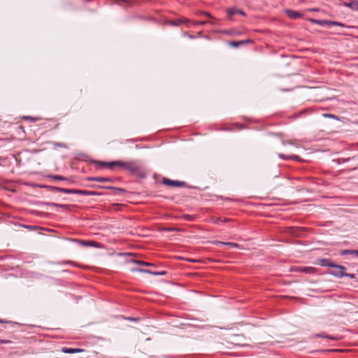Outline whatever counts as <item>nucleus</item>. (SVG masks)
Instances as JSON below:
<instances>
[{"instance_id":"1","label":"nucleus","mask_w":358,"mask_h":358,"mask_svg":"<svg viewBox=\"0 0 358 358\" xmlns=\"http://www.w3.org/2000/svg\"><path fill=\"white\" fill-rule=\"evenodd\" d=\"M101 167H106L109 169H115V168H122L131 172H135L138 170V166L134 162H124L122 161H115L110 162H95Z\"/></svg>"},{"instance_id":"2","label":"nucleus","mask_w":358,"mask_h":358,"mask_svg":"<svg viewBox=\"0 0 358 358\" xmlns=\"http://www.w3.org/2000/svg\"><path fill=\"white\" fill-rule=\"evenodd\" d=\"M318 264L322 266H329L336 268L341 271H345V267L343 266L338 265L332 262L329 259H320L318 260Z\"/></svg>"},{"instance_id":"3","label":"nucleus","mask_w":358,"mask_h":358,"mask_svg":"<svg viewBox=\"0 0 358 358\" xmlns=\"http://www.w3.org/2000/svg\"><path fill=\"white\" fill-rule=\"evenodd\" d=\"M247 341H249V339H247L242 334H234L231 337V343L235 345H245Z\"/></svg>"},{"instance_id":"4","label":"nucleus","mask_w":358,"mask_h":358,"mask_svg":"<svg viewBox=\"0 0 358 358\" xmlns=\"http://www.w3.org/2000/svg\"><path fill=\"white\" fill-rule=\"evenodd\" d=\"M162 183L171 187H182L185 185L184 182L173 180L169 178H163Z\"/></svg>"},{"instance_id":"5","label":"nucleus","mask_w":358,"mask_h":358,"mask_svg":"<svg viewBox=\"0 0 358 358\" xmlns=\"http://www.w3.org/2000/svg\"><path fill=\"white\" fill-rule=\"evenodd\" d=\"M189 23H192L191 21L186 18L176 19L169 22V24L173 26H180L182 24H185L187 27H189Z\"/></svg>"},{"instance_id":"6","label":"nucleus","mask_w":358,"mask_h":358,"mask_svg":"<svg viewBox=\"0 0 358 358\" xmlns=\"http://www.w3.org/2000/svg\"><path fill=\"white\" fill-rule=\"evenodd\" d=\"M313 22L317 23L322 26H330V25H338L343 27L344 25L340 22H334V21H328V20H313Z\"/></svg>"},{"instance_id":"7","label":"nucleus","mask_w":358,"mask_h":358,"mask_svg":"<svg viewBox=\"0 0 358 358\" xmlns=\"http://www.w3.org/2000/svg\"><path fill=\"white\" fill-rule=\"evenodd\" d=\"M296 271L307 273H315L316 269L310 266H300L296 268Z\"/></svg>"},{"instance_id":"8","label":"nucleus","mask_w":358,"mask_h":358,"mask_svg":"<svg viewBox=\"0 0 358 358\" xmlns=\"http://www.w3.org/2000/svg\"><path fill=\"white\" fill-rule=\"evenodd\" d=\"M286 13L292 19H297L303 16L301 13L292 10H287Z\"/></svg>"},{"instance_id":"9","label":"nucleus","mask_w":358,"mask_h":358,"mask_svg":"<svg viewBox=\"0 0 358 358\" xmlns=\"http://www.w3.org/2000/svg\"><path fill=\"white\" fill-rule=\"evenodd\" d=\"M83 349L80 348H63L62 349V352L64 353H68V354H73V353H77V352H83Z\"/></svg>"},{"instance_id":"10","label":"nucleus","mask_w":358,"mask_h":358,"mask_svg":"<svg viewBox=\"0 0 358 358\" xmlns=\"http://www.w3.org/2000/svg\"><path fill=\"white\" fill-rule=\"evenodd\" d=\"M343 5L354 10H358V1L357 0H352L350 2L344 3Z\"/></svg>"},{"instance_id":"11","label":"nucleus","mask_w":358,"mask_h":358,"mask_svg":"<svg viewBox=\"0 0 358 358\" xmlns=\"http://www.w3.org/2000/svg\"><path fill=\"white\" fill-rule=\"evenodd\" d=\"M334 275H336L340 278L343 277V276L348 277L351 279H354L355 278V274L347 273H345L344 271H341V270H338V271L337 273H334Z\"/></svg>"},{"instance_id":"12","label":"nucleus","mask_w":358,"mask_h":358,"mask_svg":"<svg viewBox=\"0 0 358 358\" xmlns=\"http://www.w3.org/2000/svg\"><path fill=\"white\" fill-rule=\"evenodd\" d=\"M137 271H139V272H144V273H150V274H152V275H164L166 274V271H161V272H152V271H150L149 270H145V269H136Z\"/></svg>"},{"instance_id":"13","label":"nucleus","mask_w":358,"mask_h":358,"mask_svg":"<svg viewBox=\"0 0 358 358\" xmlns=\"http://www.w3.org/2000/svg\"><path fill=\"white\" fill-rule=\"evenodd\" d=\"M279 157L283 159H294L296 161H301V158L297 155L285 156L283 154H278Z\"/></svg>"},{"instance_id":"14","label":"nucleus","mask_w":358,"mask_h":358,"mask_svg":"<svg viewBox=\"0 0 358 358\" xmlns=\"http://www.w3.org/2000/svg\"><path fill=\"white\" fill-rule=\"evenodd\" d=\"M340 254L341 255H355L358 257V250H341Z\"/></svg>"},{"instance_id":"15","label":"nucleus","mask_w":358,"mask_h":358,"mask_svg":"<svg viewBox=\"0 0 358 358\" xmlns=\"http://www.w3.org/2000/svg\"><path fill=\"white\" fill-rule=\"evenodd\" d=\"M216 243L217 244H222V245H229L230 247L236 248H241V246L238 243H232V242L217 241Z\"/></svg>"},{"instance_id":"16","label":"nucleus","mask_w":358,"mask_h":358,"mask_svg":"<svg viewBox=\"0 0 358 358\" xmlns=\"http://www.w3.org/2000/svg\"><path fill=\"white\" fill-rule=\"evenodd\" d=\"M82 244L84 245H89V246H94L96 248L100 247V243L96 241H88V242H82Z\"/></svg>"},{"instance_id":"17","label":"nucleus","mask_w":358,"mask_h":358,"mask_svg":"<svg viewBox=\"0 0 358 358\" xmlns=\"http://www.w3.org/2000/svg\"><path fill=\"white\" fill-rule=\"evenodd\" d=\"M90 180L96 181V182H108V181L111 180L110 178H103V177H96V178H91Z\"/></svg>"},{"instance_id":"18","label":"nucleus","mask_w":358,"mask_h":358,"mask_svg":"<svg viewBox=\"0 0 358 358\" xmlns=\"http://www.w3.org/2000/svg\"><path fill=\"white\" fill-rule=\"evenodd\" d=\"M282 143H283V145L289 144V145H294L296 148H299V143L295 140H289V141H283Z\"/></svg>"},{"instance_id":"19","label":"nucleus","mask_w":358,"mask_h":358,"mask_svg":"<svg viewBox=\"0 0 358 358\" xmlns=\"http://www.w3.org/2000/svg\"><path fill=\"white\" fill-rule=\"evenodd\" d=\"M191 22L192 23H189V27H191L192 24L203 25V24H208V23L214 24L213 22H210V21H200V22H192V21H191Z\"/></svg>"},{"instance_id":"20","label":"nucleus","mask_w":358,"mask_h":358,"mask_svg":"<svg viewBox=\"0 0 358 358\" xmlns=\"http://www.w3.org/2000/svg\"><path fill=\"white\" fill-rule=\"evenodd\" d=\"M134 262L137 264L145 265V266H155L153 264L145 262L143 261H140V260L135 261Z\"/></svg>"},{"instance_id":"21","label":"nucleus","mask_w":358,"mask_h":358,"mask_svg":"<svg viewBox=\"0 0 358 358\" xmlns=\"http://www.w3.org/2000/svg\"><path fill=\"white\" fill-rule=\"evenodd\" d=\"M55 189L59 192H64V193L73 192L72 189H65V188H61V187H56Z\"/></svg>"},{"instance_id":"22","label":"nucleus","mask_w":358,"mask_h":358,"mask_svg":"<svg viewBox=\"0 0 358 358\" xmlns=\"http://www.w3.org/2000/svg\"><path fill=\"white\" fill-rule=\"evenodd\" d=\"M230 45L234 48H236L241 45H244V42H243V41H233L230 43Z\"/></svg>"},{"instance_id":"23","label":"nucleus","mask_w":358,"mask_h":358,"mask_svg":"<svg viewBox=\"0 0 358 358\" xmlns=\"http://www.w3.org/2000/svg\"><path fill=\"white\" fill-rule=\"evenodd\" d=\"M316 336H317V337H323V338H328V339H330V340H335L336 339L335 337L331 336H328V335H327L324 333H322L320 334H317Z\"/></svg>"},{"instance_id":"24","label":"nucleus","mask_w":358,"mask_h":358,"mask_svg":"<svg viewBox=\"0 0 358 358\" xmlns=\"http://www.w3.org/2000/svg\"><path fill=\"white\" fill-rule=\"evenodd\" d=\"M238 9L236 8H230L227 10V14L229 17L233 16L236 13H237Z\"/></svg>"},{"instance_id":"25","label":"nucleus","mask_w":358,"mask_h":358,"mask_svg":"<svg viewBox=\"0 0 358 358\" xmlns=\"http://www.w3.org/2000/svg\"><path fill=\"white\" fill-rule=\"evenodd\" d=\"M73 194H85V191L79 190V189H72Z\"/></svg>"},{"instance_id":"26","label":"nucleus","mask_w":358,"mask_h":358,"mask_svg":"<svg viewBox=\"0 0 358 358\" xmlns=\"http://www.w3.org/2000/svg\"><path fill=\"white\" fill-rule=\"evenodd\" d=\"M323 116L324 117H331V118H334V119H336V115H333V114H323Z\"/></svg>"},{"instance_id":"27","label":"nucleus","mask_w":358,"mask_h":358,"mask_svg":"<svg viewBox=\"0 0 358 358\" xmlns=\"http://www.w3.org/2000/svg\"><path fill=\"white\" fill-rule=\"evenodd\" d=\"M52 178L57 180H65V178L61 176H53Z\"/></svg>"},{"instance_id":"28","label":"nucleus","mask_w":358,"mask_h":358,"mask_svg":"<svg viewBox=\"0 0 358 358\" xmlns=\"http://www.w3.org/2000/svg\"><path fill=\"white\" fill-rule=\"evenodd\" d=\"M243 42H244V44H247L249 43H251L252 41L250 39L243 40Z\"/></svg>"},{"instance_id":"29","label":"nucleus","mask_w":358,"mask_h":358,"mask_svg":"<svg viewBox=\"0 0 358 358\" xmlns=\"http://www.w3.org/2000/svg\"><path fill=\"white\" fill-rule=\"evenodd\" d=\"M54 206H57L60 208H64L66 206L65 205H63V204H55V203H54Z\"/></svg>"},{"instance_id":"30","label":"nucleus","mask_w":358,"mask_h":358,"mask_svg":"<svg viewBox=\"0 0 358 358\" xmlns=\"http://www.w3.org/2000/svg\"><path fill=\"white\" fill-rule=\"evenodd\" d=\"M10 343V341H6V340H0V343Z\"/></svg>"},{"instance_id":"31","label":"nucleus","mask_w":358,"mask_h":358,"mask_svg":"<svg viewBox=\"0 0 358 358\" xmlns=\"http://www.w3.org/2000/svg\"><path fill=\"white\" fill-rule=\"evenodd\" d=\"M229 33L231 34H234V35H236V34H239L238 31H235L234 30L231 31Z\"/></svg>"},{"instance_id":"32","label":"nucleus","mask_w":358,"mask_h":358,"mask_svg":"<svg viewBox=\"0 0 358 358\" xmlns=\"http://www.w3.org/2000/svg\"><path fill=\"white\" fill-rule=\"evenodd\" d=\"M237 13H240L241 15H244V13L241 10H238V9Z\"/></svg>"},{"instance_id":"33","label":"nucleus","mask_w":358,"mask_h":358,"mask_svg":"<svg viewBox=\"0 0 358 358\" xmlns=\"http://www.w3.org/2000/svg\"><path fill=\"white\" fill-rule=\"evenodd\" d=\"M205 15H206V16L209 17H211V15H210V13H205Z\"/></svg>"},{"instance_id":"34","label":"nucleus","mask_w":358,"mask_h":358,"mask_svg":"<svg viewBox=\"0 0 358 358\" xmlns=\"http://www.w3.org/2000/svg\"><path fill=\"white\" fill-rule=\"evenodd\" d=\"M190 217L189 215H187V219H189Z\"/></svg>"},{"instance_id":"35","label":"nucleus","mask_w":358,"mask_h":358,"mask_svg":"<svg viewBox=\"0 0 358 358\" xmlns=\"http://www.w3.org/2000/svg\"><path fill=\"white\" fill-rule=\"evenodd\" d=\"M357 273H358V270H357Z\"/></svg>"}]
</instances>
